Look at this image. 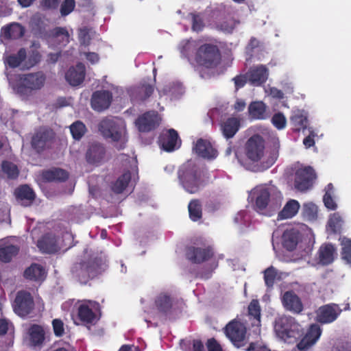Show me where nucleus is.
<instances>
[{
  "label": "nucleus",
  "mask_w": 351,
  "mask_h": 351,
  "mask_svg": "<svg viewBox=\"0 0 351 351\" xmlns=\"http://www.w3.org/2000/svg\"><path fill=\"white\" fill-rule=\"evenodd\" d=\"M250 115L255 119H264L266 117V106L263 101H253L248 108Z\"/></svg>",
  "instance_id": "obj_42"
},
{
  "label": "nucleus",
  "mask_w": 351,
  "mask_h": 351,
  "mask_svg": "<svg viewBox=\"0 0 351 351\" xmlns=\"http://www.w3.org/2000/svg\"><path fill=\"white\" fill-rule=\"evenodd\" d=\"M86 128L85 125L80 121L74 122L70 126V131L72 136L75 140H80L84 135Z\"/></svg>",
  "instance_id": "obj_48"
},
{
  "label": "nucleus",
  "mask_w": 351,
  "mask_h": 351,
  "mask_svg": "<svg viewBox=\"0 0 351 351\" xmlns=\"http://www.w3.org/2000/svg\"><path fill=\"white\" fill-rule=\"evenodd\" d=\"M86 67L82 62H78L75 66L71 67L66 73V81L71 86H78L82 84L85 78Z\"/></svg>",
  "instance_id": "obj_22"
},
{
  "label": "nucleus",
  "mask_w": 351,
  "mask_h": 351,
  "mask_svg": "<svg viewBox=\"0 0 351 351\" xmlns=\"http://www.w3.org/2000/svg\"><path fill=\"white\" fill-rule=\"evenodd\" d=\"M271 123L278 130H282L286 127L287 119L283 113L279 112L273 115Z\"/></svg>",
  "instance_id": "obj_52"
},
{
  "label": "nucleus",
  "mask_w": 351,
  "mask_h": 351,
  "mask_svg": "<svg viewBox=\"0 0 351 351\" xmlns=\"http://www.w3.org/2000/svg\"><path fill=\"white\" fill-rule=\"evenodd\" d=\"M275 333L278 339L288 344L296 343L301 336L300 330H275Z\"/></svg>",
  "instance_id": "obj_43"
},
{
  "label": "nucleus",
  "mask_w": 351,
  "mask_h": 351,
  "mask_svg": "<svg viewBox=\"0 0 351 351\" xmlns=\"http://www.w3.org/2000/svg\"><path fill=\"white\" fill-rule=\"evenodd\" d=\"M323 200L326 207L330 210H334L337 208V206L334 201L331 193L329 191H326L324 195Z\"/></svg>",
  "instance_id": "obj_59"
},
{
  "label": "nucleus",
  "mask_w": 351,
  "mask_h": 351,
  "mask_svg": "<svg viewBox=\"0 0 351 351\" xmlns=\"http://www.w3.org/2000/svg\"><path fill=\"white\" fill-rule=\"evenodd\" d=\"M247 351H271L265 345L258 342H252L247 348Z\"/></svg>",
  "instance_id": "obj_62"
},
{
  "label": "nucleus",
  "mask_w": 351,
  "mask_h": 351,
  "mask_svg": "<svg viewBox=\"0 0 351 351\" xmlns=\"http://www.w3.org/2000/svg\"><path fill=\"white\" fill-rule=\"evenodd\" d=\"M316 178V173L311 167L299 168L295 173L294 185L300 191L309 189Z\"/></svg>",
  "instance_id": "obj_9"
},
{
  "label": "nucleus",
  "mask_w": 351,
  "mask_h": 351,
  "mask_svg": "<svg viewBox=\"0 0 351 351\" xmlns=\"http://www.w3.org/2000/svg\"><path fill=\"white\" fill-rule=\"evenodd\" d=\"M27 53L25 48H21L16 53L10 54L5 58L4 63L10 68L14 69L25 60Z\"/></svg>",
  "instance_id": "obj_39"
},
{
  "label": "nucleus",
  "mask_w": 351,
  "mask_h": 351,
  "mask_svg": "<svg viewBox=\"0 0 351 351\" xmlns=\"http://www.w3.org/2000/svg\"><path fill=\"white\" fill-rule=\"evenodd\" d=\"M179 180L184 190L191 194L198 193L204 186L202 171L193 160H187L178 171Z\"/></svg>",
  "instance_id": "obj_1"
},
{
  "label": "nucleus",
  "mask_w": 351,
  "mask_h": 351,
  "mask_svg": "<svg viewBox=\"0 0 351 351\" xmlns=\"http://www.w3.org/2000/svg\"><path fill=\"white\" fill-rule=\"evenodd\" d=\"M282 239L283 247L289 252H292L302 240V234L298 230L291 228L284 232Z\"/></svg>",
  "instance_id": "obj_24"
},
{
  "label": "nucleus",
  "mask_w": 351,
  "mask_h": 351,
  "mask_svg": "<svg viewBox=\"0 0 351 351\" xmlns=\"http://www.w3.org/2000/svg\"><path fill=\"white\" fill-rule=\"evenodd\" d=\"M240 128V120L237 117H230L221 123V130L226 138H232Z\"/></svg>",
  "instance_id": "obj_35"
},
{
  "label": "nucleus",
  "mask_w": 351,
  "mask_h": 351,
  "mask_svg": "<svg viewBox=\"0 0 351 351\" xmlns=\"http://www.w3.org/2000/svg\"><path fill=\"white\" fill-rule=\"evenodd\" d=\"M341 258L346 263L351 265V239L343 238L341 241Z\"/></svg>",
  "instance_id": "obj_47"
},
{
  "label": "nucleus",
  "mask_w": 351,
  "mask_h": 351,
  "mask_svg": "<svg viewBox=\"0 0 351 351\" xmlns=\"http://www.w3.org/2000/svg\"><path fill=\"white\" fill-rule=\"evenodd\" d=\"M263 273L265 285L269 288L273 287L277 276L276 269L273 266H270Z\"/></svg>",
  "instance_id": "obj_49"
},
{
  "label": "nucleus",
  "mask_w": 351,
  "mask_h": 351,
  "mask_svg": "<svg viewBox=\"0 0 351 351\" xmlns=\"http://www.w3.org/2000/svg\"><path fill=\"white\" fill-rule=\"evenodd\" d=\"M25 28L18 23H12L3 26L1 29V36L6 40L19 39L23 36Z\"/></svg>",
  "instance_id": "obj_30"
},
{
  "label": "nucleus",
  "mask_w": 351,
  "mask_h": 351,
  "mask_svg": "<svg viewBox=\"0 0 351 351\" xmlns=\"http://www.w3.org/2000/svg\"><path fill=\"white\" fill-rule=\"evenodd\" d=\"M47 38L60 46H65L69 43V34L66 27H56L50 29L47 33Z\"/></svg>",
  "instance_id": "obj_27"
},
{
  "label": "nucleus",
  "mask_w": 351,
  "mask_h": 351,
  "mask_svg": "<svg viewBox=\"0 0 351 351\" xmlns=\"http://www.w3.org/2000/svg\"><path fill=\"white\" fill-rule=\"evenodd\" d=\"M226 336L237 348L244 346L248 342L247 330H224Z\"/></svg>",
  "instance_id": "obj_36"
},
{
  "label": "nucleus",
  "mask_w": 351,
  "mask_h": 351,
  "mask_svg": "<svg viewBox=\"0 0 351 351\" xmlns=\"http://www.w3.org/2000/svg\"><path fill=\"white\" fill-rule=\"evenodd\" d=\"M281 329H297L298 324L295 323L294 318L291 317H284L280 318Z\"/></svg>",
  "instance_id": "obj_57"
},
{
  "label": "nucleus",
  "mask_w": 351,
  "mask_h": 351,
  "mask_svg": "<svg viewBox=\"0 0 351 351\" xmlns=\"http://www.w3.org/2000/svg\"><path fill=\"white\" fill-rule=\"evenodd\" d=\"M54 132L52 130L40 127L35 130L31 140L32 147L37 152L42 153L51 147L54 139Z\"/></svg>",
  "instance_id": "obj_8"
},
{
  "label": "nucleus",
  "mask_w": 351,
  "mask_h": 351,
  "mask_svg": "<svg viewBox=\"0 0 351 351\" xmlns=\"http://www.w3.org/2000/svg\"><path fill=\"white\" fill-rule=\"evenodd\" d=\"M318 254L319 263L322 265H328L335 261L337 250L332 244L325 243L320 246Z\"/></svg>",
  "instance_id": "obj_28"
},
{
  "label": "nucleus",
  "mask_w": 351,
  "mask_h": 351,
  "mask_svg": "<svg viewBox=\"0 0 351 351\" xmlns=\"http://www.w3.org/2000/svg\"><path fill=\"white\" fill-rule=\"evenodd\" d=\"M14 195L18 202L23 206H30L36 197L34 191L27 184L16 188Z\"/></svg>",
  "instance_id": "obj_25"
},
{
  "label": "nucleus",
  "mask_w": 351,
  "mask_h": 351,
  "mask_svg": "<svg viewBox=\"0 0 351 351\" xmlns=\"http://www.w3.org/2000/svg\"><path fill=\"white\" fill-rule=\"evenodd\" d=\"M261 306L258 300H252L247 308V313L242 317L237 316L223 329H250L261 326Z\"/></svg>",
  "instance_id": "obj_3"
},
{
  "label": "nucleus",
  "mask_w": 351,
  "mask_h": 351,
  "mask_svg": "<svg viewBox=\"0 0 351 351\" xmlns=\"http://www.w3.org/2000/svg\"><path fill=\"white\" fill-rule=\"evenodd\" d=\"M36 246L44 254H54L60 250L57 237L52 233H47L43 235L37 241Z\"/></svg>",
  "instance_id": "obj_17"
},
{
  "label": "nucleus",
  "mask_w": 351,
  "mask_h": 351,
  "mask_svg": "<svg viewBox=\"0 0 351 351\" xmlns=\"http://www.w3.org/2000/svg\"><path fill=\"white\" fill-rule=\"evenodd\" d=\"M322 330H307L306 333L302 338L300 341L297 343V348L301 351L308 350L315 344L322 335Z\"/></svg>",
  "instance_id": "obj_33"
},
{
  "label": "nucleus",
  "mask_w": 351,
  "mask_h": 351,
  "mask_svg": "<svg viewBox=\"0 0 351 351\" xmlns=\"http://www.w3.org/2000/svg\"><path fill=\"white\" fill-rule=\"evenodd\" d=\"M59 0H42L43 7L47 9H56L59 5Z\"/></svg>",
  "instance_id": "obj_63"
},
{
  "label": "nucleus",
  "mask_w": 351,
  "mask_h": 351,
  "mask_svg": "<svg viewBox=\"0 0 351 351\" xmlns=\"http://www.w3.org/2000/svg\"><path fill=\"white\" fill-rule=\"evenodd\" d=\"M290 122L295 132H300L306 128L308 119L300 111L295 112L290 118Z\"/></svg>",
  "instance_id": "obj_41"
},
{
  "label": "nucleus",
  "mask_w": 351,
  "mask_h": 351,
  "mask_svg": "<svg viewBox=\"0 0 351 351\" xmlns=\"http://www.w3.org/2000/svg\"><path fill=\"white\" fill-rule=\"evenodd\" d=\"M188 211L189 218L192 221H200L203 217L201 200L199 199H191L188 204Z\"/></svg>",
  "instance_id": "obj_37"
},
{
  "label": "nucleus",
  "mask_w": 351,
  "mask_h": 351,
  "mask_svg": "<svg viewBox=\"0 0 351 351\" xmlns=\"http://www.w3.org/2000/svg\"><path fill=\"white\" fill-rule=\"evenodd\" d=\"M158 144L162 149L171 152L180 147L181 140L179 138L178 132L171 128L160 134Z\"/></svg>",
  "instance_id": "obj_14"
},
{
  "label": "nucleus",
  "mask_w": 351,
  "mask_h": 351,
  "mask_svg": "<svg viewBox=\"0 0 351 351\" xmlns=\"http://www.w3.org/2000/svg\"><path fill=\"white\" fill-rule=\"evenodd\" d=\"M236 25L235 21L230 16H227L222 21L218 22L217 27L222 31L232 32Z\"/></svg>",
  "instance_id": "obj_50"
},
{
  "label": "nucleus",
  "mask_w": 351,
  "mask_h": 351,
  "mask_svg": "<svg viewBox=\"0 0 351 351\" xmlns=\"http://www.w3.org/2000/svg\"><path fill=\"white\" fill-rule=\"evenodd\" d=\"M342 224V218L338 213H335L330 215L328 221V225L333 233L339 232L341 231Z\"/></svg>",
  "instance_id": "obj_46"
},
{
  "label": "nucleus",
  "mask_w": 351,
  "mask_h": 351,
  "mask_svg": "<svg viewBox=\"0 0 351 351\" xmlns=\"http://www.w3.org/2000/svg\"><path fill=\"white\" fill-rule=\"evenodd\" d=\"M315 134L313 132H311L309 135L305 137L303 140V144L306 148H310L315 145L314 137Z\"/></svg>",
  "instance_id": "obj_64"
},
{
  "label": "nucleus",
  "mask_w": 351,
  "mask_h": 351,
  "mask_svg": "<svg viewBox=\"0 0 351 351\" xmlns=\"http://www.w3.org/2000/svg\"><path fill=\"white\" fill-rule=\"evenodd\" d=\"M154 90V86L147 84L134 87L130 92L131 99L135 102H143L153 94Z\"/></svg>",
  "instance_id": "obj_29"
},
{
  "label": "nucleus",
  "mask_w": 351,
  "mask_h": 351,
  "mask_svg": "<svg viewBox=\"0 0 351 351\" xmlns=\"http://www.w3.org/2000/svg\"><path fill=\"white\" fill-rule=\"evenodd\" d=\"M43 178L47 182H62L69 178V173L60 168H52L44 171L42 174Z\"/></svg>",
  "instance_id": "obj_34"
},
{
  "label": "nucleus",
  "mask_w": 351,
  "mask_h": 351,
  "mask_svg": "<svg viewBox=\"0 0 351 351\" xmlns=\"http://www.w3.org/2000/svg\"><path fill=\"white\" fill-rule=\"evenodd\" d=\"M1 169L8 179L16 180L19 176V169L16 165L8 161L3 160L1 163Z\"/></svg>",
  "instance_id": "obj_45"
},
{
  "label": "nucleus",
  "mask_w": 351,
  "mask_h": 351,
  "mask_svg": "<svg viewBox=\"0 0 351 351\" xmlns=\"http://www.w3.org/2000/svg\"><path fill=\"white\" fill-rule=\"evenodd\" d=\"M106 156V148L101 143H92L86 153V159L89 164L97 165L104 161Z\"/></svg>",
  "instance_id": "obj_20"
},
{
  "label": "nucleus",
  "mask_w": 351,
  "mask_h": 351,
  "mask_svg": "<svg viewBox=\"0 0 351 351\" xmlns=\"http://www.w3.org/2000/svg\"><path fill=\"white\" fill-rule=\"evenodd\" d=\"M300 208L298 201L291 199L287 202L282 210L278 213L279 219H289L295 216Z\"/></svg>",
  "instance_id": "obj_40"
},
{
  "label": "nucleus",
  "mask_w": 351,
  "mask_h": 351,
  "mask_svg": "<svg viewBox=\"0 0 351 351\" xmlns=\"http://www.w3.org/2000/svg\"><path fill=\"white\" fill-rule=\"evenodd\" d=\"M280 143L278 141L274 142L270 156L267 161L266 168L270 167L276 161L279 155Z\"/></svg>",
  "instance_id": "obj_53"
},
{
  "label": "nucleus",
  "mask_w": 351,
  "mask_h": 351,
  "mask_svg": "<svg viewBox=\"0 0 351 351\" xmlns=\"http://www.w3.org/2000/svg\"><path fill=\"white\" fill-rule=\"evenodd\" d=\"M232 80L234 82L236 90L243 88L248 81L247 75H239L235 76Z\"/></svg>",
  "instance_id": "obj_61"
},
{
  "label": "nucleus",
  "mask_w": 351,
  "mask_h": 351,
  "mask_svg": "<svg viewBox=\"0 0 351 351\" xmlns=\"http://www.w3.org/2000/svg\"><path fill=\"white\" fill-rule=\"evenodd\" d=\"M19 252V248L14 245H8L0 247V261L3 263H9L13 257Z\"/></svg>",
  "instance_id": "obj_44"
},
{
  "label": "nucleus",
  "mask_w": 351,
  "mask_h": 351,
  "mask_svg": "<svg viewBox=\"0 0 351 351\" xmlns=\"http://www.w3.org/2000/svg\"><path fill=\"white\" fill-rule=\"evenodd\" d=\"M34 302L32 295L26 291H19L13 304L14 312L21 317H25L33 310Z\"/></svg>",
  "instance_id": "obj_11"
},
{
  "label": "nucleus",
  "mask_w": 351,
  "mask_h": 351,
  "mask_svg": "<svg viewBox=\"0 0 351 351\" xmlns=\"http://www.w3.org/2000/svg\"><path fill=\"white\" fill-rule=\"evenodd\" d=\"M101 317V307L99 302L88 300L80 304L73 317L75 325L90 329L97 324Z\"/></svg>",
  "instance_id": "obj_2"
},
{
  "label": "nucleus",
  "mask_w": 351,
  "mask_h": 351,
  "mask_svg": "<svg viewBox=\"0 0 351 351\" xmlns=\"http://www.w3.org/2000/svg\"><path fill=\"white\" fill-rule=\"evenodd\" d=\"M192 16V29L194 31L199 32L202 30L204 24L201 14H191Z\"/></svg>",
  "instance_id": "obj_55"
},
{
  "label": "nucleus",
  "mask_w": 351,
  "mask_h": 351,
  "mask_svg": "<svg viewBox=\"0 0 351 351\" xmlns=\"http://www.w3.org/2000/svg\"><path fill=\"white\" fill-rule=\"evenodd\" d=\"M302 213L308 219L312 220L317 217V207L313 203H306L303 205Z\"/></svg>",
  "instance_id": "obj_51"
},
{
  "label": "nucleus",
  "mask_w": 351,
  "mask_h": 351,
  "mask_svg": "<svg viewBox=\"0 0 351 351\" xmlns=\"http://www.w3.org/2000/svg\"><path fill=\"white\" fill-rule=\"evenodd\" d=\"M45 339V330H28L24 337V341L29 347L40 349Z\"/></svg>",
  "instance_id": "obj_31"
},
{
  "label": "nucleus",
  "mask_w": 351,
  "mask_h": 351,
  "mask_svg": "<svg viewBox=\"0 0 351 351\" xmlns=\"http://www.w3.org/2000/svg\"><path fill=\"white\" fill-rule=\"evenodd\" d=\"M75 6V0H64L60 8L61 15L67 16L74 10Z\"/></svg>",
  "instance_id": "obj_54"
},
{
  "label": "nucleus",
  "mask_w": 351,
  "mask_h": 351,
  "mask_svg": "<svg viewBox=\"0 0 351 351\" xmlns=\"http://www.w3.org/2000/svg\"><path fill=\"white\" fill-rule=\"evenodd\" d=\"M155 302L157 309L170 319L175 318L174 315H177L181 313L179 309L173 307L172 298L166 294L158 295Z\"/></svg>",
  "instance_id": "obj_16"
},
{
  "label": "nucleus",
  "mask_w": 351,
  "mask_h": 351,
  "mask_svg": "<svg viewBox=\"0 0 351 351\" xmlns=\"http://www.w3.org/2000/svg\"><path fill=\"white\" fill-rule=\"evenodd\" d=\"M132 178L131 173L129 170L125 171L121 175L115 182L111 184V190L116 194H121L128 186Z\"/></svg>",
  "instance_id": "obj_38"
},
{
  "label": "nucleus",
  "mask_w": 351,
  "mask_h": 351,
  "mask_svg": "<svg viewBox=\"0 0 351 351\" xmlns=\"http://www.w3.org/2000/svg\"><path fill=\"white\" fill-rule=\"evenodd\" d=\"M73 276L78 280L86 284L102 272V263L100 258H95L86 261L76 263L71 268Z\"/></svg>",
  "instance_id": "obj_5"
},
{
  "label": "nucleus",
  "mask_w": 351,
  "mask_h": 351,
  "mask_svg": "<svg viewBox=\"0 0 351 351\" xmlns=\"http://www.w3.org/2000/svg\"><path fill=\"white\" fill-rule=\"evenodd\" d=\"M247 75L249 82L253 86H258L267 81L269 70L266 66L261 64L250 68Z\"/></svg>",
  "instance_id": "obj_21"
},
{
  "label": "nucleus",
  "mask_w": 351,
  "mask_h": 351,
  "mask_svg": "<svg viewBox=\"0 0 351 351\" xmlns=\"http://www.w3.org/2000/svg\"><path fill=\"white\" fill-rule=\"evenodd\" d=\"M99 130L106 139L120 142L118 149L124 148L125 127L121 119L105 118L100 121Z\"/></svg>",
  "instance_id": "obj_4"
},
{
  "label": "nucleus",
  "mask_w": 351,
  "mask_h": 351,
  "mask_svg": "<svg viewBox=\"0 0 351 351\" xmlns=\"http://www.w3.org/2000/svg\"><path fill=\"white\" fill-rule=\"evenodd\" d=\"M255 199V210L262 213L267 206L270 199V193L267 188L256 189L252 193Z\"/></svg>",
  "instance_id": "obj_26"
},
{
  "label": "nucleus",
  "mask_w": 351,
  "mask_h": 351,
  "mask_svg": "<svg viewBox=\"0 0 351 351\" xmlns=\"http://www.w3.org/2000/svg\"><path fill=\"white\" fill-rule=\"evenodd\" d=\"M45 268L37 263H32L24 271L23 276L25 279L38 282L43 281L45 278Z\"/></svg>",
  "instance_id": "obj_32"
},
{
  "label": "nucleus",
  "mask_w": 351,
  "mask_h": 351,
  "mask_svg": "<svg viewBox=\"0 0 351 351\" xmlns=\"http://www.w3.org/2000/svg\"><path fill=\"white\" fill-rule=\"evenodd\" d=\"M112 100V95L108 90H97L91 97V107L98 112L109 108Z\"/></svg>",
  "instance_id": "obj_18"
},
{
  "label": "nucleus",
  "mask_w": 351,
  "mask_h": 351,
  "mask_svg": "<svg viewBox=\"0 0 351 351\" xmlns=\"http://www.w3.org/2000/svg\"><path fill=\"white\" fill-rule=\"evenodd\" d=\"M195 59L203 66L214 68L219 62L221 54L217 45L206 43L198 48Z\"/></svg>",
  "instance_id": "obj_7"
},
{
  "label": "nucleus",
  "mask_w": 351,
  "mask_h": 351,
  "mask_svg": "<svg viewBox=\"0 0 351 351\" xmlns=\"http://www.w3.org/2000/svg\"><path fill=\"white\" fill-rule=\"evenodd\" d=\"M265 141L262 136L255 134L251 136L245 146V154L248 159L258 162L264 154Z\"/></svg>",
  "instance_id": "obj_10"
},
{
  "label": "nucleus",
  "mask_w": 351,
  "mask_h": 351,
  "mask_svg": "<svg viewBox=\"0 0 351 351\" xmlns=\"http://www.w3.org/2000/svg\"><path fill=\"white\" fill-rule=\"evenodd\" d=\"M282 302L287 310L293 313H300L303 310L300 298L292 291H288L284 293Z\"/></svg>",
  "instance_id": "obj_23"
},
{
  "label": "nucleus",
  "mask_w": 351,
  "mask_h": 351,
  "mask_svg": "<svg viewBox=\"0 0 351 351\" xmlns=\"http://www.w3.org/2000/svg\"><path fill=\"white\" fill-rule=\"evenodd\" d=\"M193 149L198 156L208 160L215 159L218 154L211 143L203 138H199L196 141Z\"/></svg>",
  "instance_id": "obj_19"
},
{
  "label": "nucleus",
  "mask_w": 351,
  "mask_h": 351,
  "mask_svg": "<svg viewBox=\"0 0 351 351\" xmlns=\"http://www.w3.org/2000/svg\"><path fill=\"white\" fill-rule=\"evenodd\" d=\"M135 123L139 132H149L159 126L160 118L157 112L148 111L140 115Z\"/></svg>",
  "instance_id": "obj_12"
},
{
  "label": "nucleus",
  "mask_w": 351,
  "mask_h": 351,
  "mask_svg": "<svg viewBox=\"0 0 351 351\" xmlns=\"http://www.w3.org/2000/svg\"><path fill=\"white\" fill-rule=\"evenodd\" d=\"M214 256V252L211 247H205L190 246L187 247L186 257L193 263L200 264L209 261Z\"/></svg>",
  "instance_id": "obj_13"
},
{
  "label": "nucleus",
  "mask_w": 351,
  "mask_h": 351,
  "mask_svg": "<svg viewBox=\"0 0 351 351\" xmlns=\"http://www.w3.org/2000/svg\"><path fill=\"white\" fill-rule=\"evenodd\" d=\"M261 46V43L260 40H258L255 37H252L246 47V53L252 56V53L254 52V50L255 49L259 48Z\"/></svg>",
  "instance_id": "obj_58"
},
{
  "label": "nucleus",
  "mask_w": 351,
  "mask_h": 351,
  "mask_svg": "<svg viewBox=\"0 0 351 351\" xmlns=\"http://www.w3.org/2000/svg\"><path fill=\"white\" fill-rule=\"evenodd\" d=\"M46 76L42 71L19 75L16 90L21 95H25L27 91L41 89L45 83Z\"/></svg>",
  "instance_id": "obj_6"
},
{
  "label": "nucleus",
  "mask_w": 351,
  "mask_h": 351,
  "mask_svg": "<svg viewBox=\"0 0 351 351\" xmlns=\"http://www.w3.org/2000/svg\"><path fill=\"white\" fill-rule=\"evenodd\" d=\"M331 351H351V341L346 340L337 341Z\"/></svg>",
  "instance_id": "obj_56"
},
{
  "label": "nucleus",
  "mask_w": 351,
  "mask_h": 351,
  "mask_svg": "<svg viewBox=\"0 0 351 351\" xmlns=\"http://www.w3.org/2000/svg\"><path fill=\"white\" fill-rule=\"evenodd\" d=\"M339 305L332 303L321 306L317 311V320L322 324L334 322L341 313Z\"/></svg>",
  "instance_id": "obj_15"
},
{
  "label": "nucleus",
  "mask_w": 351,
  "mask_h": 351,
  "mask_svg": "<svg viewBox=\"0 0 351 351\" xmlns=\"http://www.w3.org/2000/svg\"><path fill=\"white\" fill-rule=\"evenodd\" d=\"M207 351H223L220 343L215 339H208L206 343Z\"/></svg>",
  "instance_id": "obj_60"
}]
</instances>
